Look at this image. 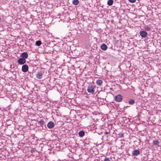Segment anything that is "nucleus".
Listing matches in <instances>:
<instances>
[{
    "mask_svg": "<svg viewBox=\"0 0 161 161\" xmlns=\"http://www.w3.org/2000/svg\"><path fill=\"white\" fill-rule=\"evenodd\" d=\"M95 88V86H93L92 85H89L88 86L87 91L89 93L93 94L95 92L94 89Z\"/></svg>",
    "mask_w": 161,
    "mask_h": 161,
    "instance_id": "f257e3e1",
    "label": "nucleus"
},
{
    "mask_svg": "<svg viewBox=\"0 0 161 161\" xmlns=\"http://www.w3.org/2000/svg\"><path fill=\"white\" fill-rule=\"evenodd\" d=\"M114 99L117 102H121L122 100L123 97L121 95L119 94L115 96Z\"/></svg>",
    "mask_w": 161,
    "mask_h": 161,
    "instance_id": "f03ea898",
    "label": "nucleus"
},
{
    "mask_svg": "<svg viewBox=\"0 0 161 161\" xmlns=\"http://www.w3.org/2000/svg\"><path fill=\"white\" fill-rule=\"evenodd\" d=\"M47 126L49 129H52L55 126V124L54 122L52 121H50L47 124Z\"/></svg>",
    "mask_w": 161,
    "mask_h": 161,
    "instance_id": "7ed1b4c3",
    "label": "nucleus"
},
{
    "mask_svg": "<svg viewBox=\"0 0 161 161\" xmlns=\"http://www.w3.org/2000/svg\"><path fill=\"white\" fill-rule=\"evenodd\" d=\"M26 62V60L25 59L22 58H20L18 60V62L20 64H23Z\"/></svg>",
    "mask_w": 161,
    "mask_h": 161,
    "instance_id": "20e7f679",
    "label": "nucleus"
},
{
    "mask_svg": "<svg viewBox=\"0 0 161 161\" xmlns=\"http://www.w3.org/2000/svg\"><path fill=\"white\" fill-rule=\"evenodd\" d=\"M28 69V67L26 64L24 65L22 67V70L23 72H27Z\"/></svg>",
    "mask_w": 161,
    "mask_h": 161,
    "instance_id": "39448f33",
    "label": "nucleus"
},
{
    "mask_svg": "<svg viewBox=\"0 0 161 161\" xmlns=\"http://www.w3.org/2000/svg\"><path fill=\"white\" fill-rule=\"evenodd\" d=\"M147 33L144 31H142L140 32V35L142 37H146L147 36Z\"/></svg>",
    "mask_w": 161,
    "mask_h": 161,
    "instance_id": "423d86ee",
    "label": "nucleus"
},
{
    "mask_svg": "<svg viewBox=\"0 0 161 161\" xmlns=\"http://www.w3.org/2000/svg\"><path fill=\"white\" fill-rule=\"evenodd\" d=\"M140 154V152L138 150H135L133 151L132 154L133 155L136 156Z\"/></svg>",
    "mask_w": 161,
    "mask_h": 161,
    "instance_id": "0eeeda50",
    "label": "nucleus"
},
{
    "mask_svg": "<svg viewBox=\"0 0 161 161\" xmlns=\"http://www.w3.org/2000/svg\"><path fill=\"white\" fill-rule=\"evenodd\" d=\"M21 56L22 58L26 59L28 57V54L26 52H23L21 53Z\"/></svg>",
    "mask_w": 161,
    "mask_h": 161,
    "instance_id": "6e6552de",
    "label": "nucleus"
},
{
    "mask_svg": "<svg viewBox=\"0 0 161 161\" xmlns=\"http://www.w3.org/2000/svg\"><path fill=\"white\" fill-rule=\"evenodd\" d=\"M43 74L41 72H38L36 75V77L39 79H41L42 78Z\"/></svg>",
    "mask_w": 161,
    "mask_h": 161,
    "instance_id": "1a4fd4ad",
    "label": "nucleus"
},
{
    "mask_svg": "<svg viewBox=\"0 0 161 161\" xmlns=\"http://www.w3.org/2000/svg\"><path fill=\"white\" fill-rule=\"evenodd\" d=\"M101 48L103 50H105L107 49V47L106 44H103L101 45Z\"/></svg>",
    "mask_w": 161,
    "mask_h": 161,
    "instance_id": "9d476101",
    "label": "nucleus"
},
{
    "mask_svg": "<svg viewBox=\"0 0 161 161\" xmlns=\"http://www.w3.org/2000/svg\"><path fill=\"white\" fill-rule=\"evenodd\" d=\"M78 134L80 137H83L85 135V132L83 130H81L79 132Z\"/></svg>",
    "mask_w": 161,
    "mask_h": 161,
    "instance_id": "9b49d317",
    "label": "nucleus"
},
{
    "mask_svg": "<svg viewBox=\"0 0 161 161\" xmlns=\"http://www.w3.org/2000/svg\"><path fill=\"white\" fill-rule=\"evenodd\" d=\"M153 144L155 146L158 145L159 143V142L158 140H153Z\"/></svg>",
    "mask_w": 161,
    "mask_h": 161,
    "instance_id": "f8f14e48",
    "label": "nucleus"
},
{
    "mask_svg": "<svg viewBox=\"0 0 161 161\" xmlns=\"http://www.w3.org/2000/svg\"><path fill=\"white\" fill-rule=\"evenodd\" d=\"M72 3L74 5H77L79 3V1L78 0H73Z\"/></svg>",
    "mask_w": 161,
    "mask_h": 161,
    "instance_id": "ddd939ff",
    "label": "nucleus"
},
{
    "mask_svg": "<svg viewBox=\"0 0 161 161\" xmlns=\"http://www.w3.org/2000/svg\"><path fill=\"white\" fill-rule=\"evenodd\" d=\"M135 103V100L133 99H130L129 101V103L130 104H133Z\"/></svg>",
    "mask_w": 161,
    "mask_h": 161,
    "instance_id": "4468645a",
    "label": "nucleus"
},
{
    "mask_svg": "<svg viewBox=\"0 0 161 161\" xmlns=\"http://www.w3.org/2000/svg\"><path fill=\"white\" fill-rule=\"evenodd\" d=\"M41 44V42L40 41H37L36 42V44L38 46H40Z\"/></svg>",
    "mask_w": 161,
    "mask_h": 161,
    "instance_id": "2eb2a0df",
    "label": "nucleus"
},
{
    "mask_svg": "<svg viewBox=\"0 0 161 161\" xmlns=\"http://www.w3.org/2000/svg\"><path fill=\"white\" fill-rule=\"evenodd\" d=\"M38 123L40 125L42 126V125L44 124L45 122L43 120L41 119L39 122Z\"/></svg>",
    "mask_w": 161,
    "mask_h": 161,
    "instance_id": "dca6fc26",
    "label": "nucleus"
},
{
    "mask_svg": "<svg viewBox=\"0 0 161 161\" xmlns=\"http://www.w3.org/2000/svg\"><path fill=\"white\" fill-rule=\"evenodd\" d=\"M145 28L146 30L147 31H149L151 30L150 28L147 26H146Z\"/></svg>",
    "mask_w": 161,
    "mask_h": 161,
    "instance_id": "f3484780",
    "label": "nucleus"
},
{
    "mask_svg": "<svg viewBox=\"0 0 161 161\" xmlns=\"http://www.w3.org/2000/svg\"><path fill=\"white\" fill-rule=\"evenodd\" d=\"M124 134L122 133H119L118 134V136L119 137H121L123 136Z\"/></svg>",
    "mask_w": 161,
    "mask_h": 161,
    "instance_id": "a211bd4d",
    "label": "nucleus"
},
{
    "mask_svg": "<svg viewBox=\"0 0 161 161\" xmlns=\"http://www.w3.org/2000/svg\"><path fill=\"white\" fill-rule=\"evenodd\" d=\"M96 82L97 84L101 86L102 84L103 81H96Z\"/></svg>",
    "mask_w": 161,
    "mask_h": 161,
    "instance_id": "6ab92c4d",
    "label": "nucleus"
},
{
    "mask_svg": "<svg viewBox=\"0 0 161 161\" xmlns=\"http://www.w3.org/2000/svg\"><path fill=\"white\" fill-rule=\"evenodd\" d=\"M129 2L131 3H133L136 2V0H129Z\"/></svg>",
    "mask_w": 161,
    "mask_h": 161,
    "instance_id": "aec40b11",
    "label": "nucleus"
},
{
    "mask_svg": "<svg viewBox=\"0 0 161 161\" xmlns=\"http://www.w3.org/2000/svg\"><path fill=\"white\" fill-rule=\"evenodd\" d=\"M104 161H110L109 159L108 158H105Z\"/></svg>",
    "mask_w": 161,
    "mask_h": 161,
    "instance_id": "412c9836",
    "label": "nucleus"
},
{
    "mask_svg": "<svg viewBox=\"0 0 161 161\" xmlns=\"http://www.w3.org/2000/svg\"><path fill=\"white\" fill-rule=\"evenodd\" d=\"M108 4L109 5L111 6V0H109L108 1Z\"/></svg>",
    "mask_w": 161,
    "mask_h": 161,
    "instance_id": "4be33fe9",
    "label": "nucleus"
},
{
    "mask_svg": "<svg viewBox=\"0 0 161 161\" xmlns=\"http://www.w3.org/2000/svg\"><path fill=\"white\" fill-rule=\"evenodd\" d=\"M35 151V150L34 149H32L31 150V153H33Z\"/></svg>",
    "mask_w": 161,
    "mask_h": 161,
    "instance_id": "5701e85b",
    "label": "nucleus"
},
{
    "mask_svg": "<svg viewBox=\"0 0 161 161\" xmlns=\"http://www.w3.org/2000/svg\"><path fill=\"white\" fill-rule=\"evenodd\" d=\"M113 2H114L113 0H111V5L113 4Z\"/></svg>",
    "mask_w": 161,
    "mask_h": 161,
    "instance_id": "b1692460",
    "label": "nucleus"
},
{
    "mask_svg": "<svg viewBox=\"0 0 161 161\" xmlns=\"http://www.w3.org/2000/svg\"><path fill=\"white\" fill-rule=\"evenodd\" d=\"M97 80L99 81V80H99V79H98Z\"/></svg>",
    "mask_w": 161,
    "mask_h": 161,
    "instance_id": "393cba45",
    "label": "nucleus"
},
{
    "mask_svg": "<svg viewBox=\"0 0 161 161\" xmlns=\"http://www.w3.org/2000/svg\"><path fill=\"white\" fill-rule=\"evenodd\" d=\"M39 83L40 84H42V83L39 82Z\"/></svg>",
    "mask_w": 161,
    "mask_h": 161,
    "instance_id": "a878e982",
    "label": "nucleus"
}]
</instances>
